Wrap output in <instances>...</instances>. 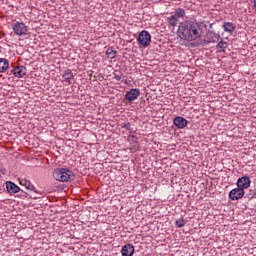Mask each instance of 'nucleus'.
<instances>
[{
    "label": "nucleus",
    "mask_w": 256,
    "mask_h": 256,
    "mask_svg": "<svg viewBox=\"0 0 256 256\" xmlns=\"http://www.w3.org/2000/svg\"><path fill=\"white\" fill-rule=\"evenodd\" d=\"M243 197H245V190H242L239 186L229 192V199H231V201H239V199H243Z\"/></svg>",
    "instance_id": "nucleus-5"
},
{
    "label": "nucleus",
    "mask_w": 256,
    "mask_h": 256,
    "mask_svg": "<svg viewBox=\"0 0 256 256\" xmlns=\"http://www.w3.org/2000/svg\"><path fill=\"white\" fill-rule=\"evenodd\" d=\"M254 7H255V9H256V1L254 2Z\"/></svg>",
    "instance_id": "nucleus-27"
},
{
    "label": "nucleus",
    "mask_w": 256,
    "mask_h": 256,
    "mask_svg": "<svg viewBox=\"0 0 256 256\" xmlns=\"http://www.w3.org/2000/svg\"><path fill=\"white\" fill-rule=\"evenodd\" d=\"M227 47H229V45L227 44V42L221 40L218 45H217V49H220L219 50V53L225 51V49H227Z\"/></svg>",
    "instance_id": "nucleus-19"
},
{
    "label": "nucleus",
    "mask_w": 256,
    "mask_h": 256,
    "mask_svg": "<svg viewBox=\"0 0 256 256\" xmlns=\"http://www.w3.org/2000/svg\"><path fill=\"white\" fill-rule=\"evenodd\" d=\"M139 95H141V92H139V89L133 88L126 92L125 99L126 101H129V103L137 100L139 98Z\"/></svg>",
    "instance_id": "nucleus-7"
},
{
    "label": "nucleus",
    "mask_w": 256,
    "mask_h": 256,
    "mask_svg": "<svg viewBox=\"0 0 256 256\" xmlns=\"http://www.w3.org/2000/svg\"><path fill=\"white\" fill-rule=\"evenodd\" d=\"M53 177L56 181L67 183L68 181H73V179H75V174L68 168H57L53 173Z\"/></svg>",
    "instance_id": "nucleus-2"
},
{
    "label": "nucleus",
    "mask_w": 256,
    "mask_h": 256,
    "mask_svg": "<svg viewBox=\"0 0 256 256\" xmlns=\"http://www.w3.org/2000/svg\"><path fill=\"white\" fill-rule=\"evenodd\" d=\"M106 55L108 59H115L117 57V50L110 47L106 50Z\"/></svg>",
    "instance_id": "nucleus-17"
},
{
    "label": "nucleus",
    "mask_w": 256,
    "mask_h": 256,
    "mask_svg": "<svg viewBox=\"0 0 256 256\" xmlns=\"http://www.w3.org/2000/svg\"><path fill=\"white\" fill-rule=\"evenodd\" d=\"M13 74L18 79H21L27 75V68L25 66H18L13 69Z\"/></svg>",
    "instance_id": "nucleus-9"
},
{
    "label": "nucleus",
    "mask_w": 256,
    "mask_h": 256,
    "mask_svg": "<svg viewBox=\"0 0 256 256\" xmlns=\"http://www.w3.org/2000/svg\"><path fill=\"white\" fill-rule=\"evenodd\" d=\"M186 223L187 221H185V219L180 218L175 221V227H177L178 229H181L182 227H185Z\"/></svg>",
    "instance_id": "nucleus-20"
},
{
    "label": "nucleus",
    "mask_w": 256,
    "mask_h": 256,
    "mask_svg": "<svg viewBox=\"0 0 256 256\" xmlns=\"http://www.w3.org/2000/svg\"><path fill=\"white\" fill-rule=\"evenodd\" d=\"M222 28L225 33H229V35H233V32L235 31V26L232 22H224Z\"/></svg>",
    "instance_id": "nucleus-13"
},
{
    "label": "nucleus",
    "mask_w": 256,
    "mask_h": 256,
    "mask_svg": "<svg viewBox=\"0 0 256 256\" xmlns=\"http://www.w3.org/2000/svg\"><path fill=\"white\" fill-rule=\"evenodd\" d=\"M135 253V246L133 244H126L122 247L121 254L122 256H133Z\"/></svg>",
    "instance_id": "nucleus-10"
},
{
    "label": "nucleus",
    "mask_w": 256,
    "mask_h": 256,
    "mask_svg": "<svg viewBox=\"0 0 256 256\" xmlns=\"http://www.w3.org/2000/svg\"><path fill=\"white\" fill-rule=\"evenodd\" d=\"M236 185L238 188L245 191V189H249V187H251V178H249V176H242L238 178Z\"/></svg>",
    "instance_id": "nucleus-6"
},
{
    "label": "nucleus",
    "mask_w": 256,
    "mask_h": 256,
    "mask_svg": "<svg viewBox=\"0 0 256 256\" xmlns=\"http://www.w3.org/2000/svg\"><path fill=\"white\" fill-rule=\"evenodd\" d=\"M5 185H6V191L10 195H15V193H19L21 191V188L12 181H7Z\"/></svg>",
    "instance_id": "nucleus-8"
},
{
    "label": "nucleus",
    "mask_w": 256,
    "mask_h": 256,
    "mask_svg": "<svg viewBox=\"0 0 256 256\" xmlns=\"http://www.w3.org/2000/svg\"><path fill=\"white\" fill-rule=\"evenodd\" d=\"M171 131H172L173 133H177V130H175V129H172Z\"/></svg>",
    "instance_id": "nucleus-25"
},
{
    "label": "nucleus",
    "mask_w": 256,
    "mask_h": 256,
    "mask_svg": "<svg viewBox=\"0 0 256 256\" xmlns=\"http://www.w3.org/2000/svg\"><path fill=\"white\" fill-rule=\"evenodd\" d=\"M210 43H215V40L210 41Z\"/></svg>",
    "instance_id": "nucleus-28"
},
{
    "label": "nucleus",
    "mask_w": 256,
    "mask_h": 256,
    "mask_svg": "<svg viewBox=\"0 0 256 256\" xmlns=\"http://www.w3.org/2000/svg\"><path fill=\"white\" fill-rule=\"evenodd\" d=\"M69 131V134L75 138L79 137V133H81L80 130H77V129H71V130H68Z\"/></svg>",
    "instance_id": "nucleus-21"
},
{
    "label": "nucleus",
    "mask_w": 256,
    "mask_h": 256,
    "mask_svg": "<svg viewBox=\"0 0 256 256\" xmlns=\"http://www.w3.org/2000/svg\"><path fill=\"white\" fill-rule=\"evenodd\" d=\"M175 127H178V129H184V127L187 125L188 121L187 119L181 117V116H177L174 118L173 121Z\"/></svg>",
    "instance_id": "nucleus-11"
},
{
    "label": "nucleus",
    "mask_w": 256,
    "mask_h": 256,
    "mask_svg": "<svg viewBox=\"0 0 256 256\" xmlns=\"http://www.w3.org/2000/svg\"><path fill=\"white\" fill-rule=\"evenodd\" d=\"M248 199H256V192L249 193Z\"/></svg>",
    "instance_id": "nucleus-23"
},
{
    "label": "nucleus",
    "mask_w": 256,
    "mask_h": 256,
    "mask_svg": "<svg viewBox=\"0 0 256 256\" xmlns=\"http://www.w3.org/2000/svg\"><path fill=\"white\" fill-rule=\"evenodd\" d=\"M137 41L142 47H149L151 45V34L143 30L139 33Z\"/></svg>",
    "instance_id": "nucleus-4"
},
{
    "label": "nucleus",
    "mask_w": 256,
    "mask_h": 256,
    "mask_svg": "<svg viewBox=\"0 0 256 256\" xmlns=\"http://www.w3.org/2000/svg\"><path fill=\"white\" fill-rule=\"evenodd\" d=\"M74 75H73V71H71V69H67L66 71H64V73L62 74V78L64 79V81L66 83H68V85H71V81H73L74 79Z\"/></svg>",
    "instance_id": "nucleus-12"
},
{
    "label": "nucleus",
    "mask_w": 256,
    "mask_h": 256,
    "mask_svg": "<svg viewBox=\"0 0 256 256\" xmlns=\"http://www.w3.org/2000/svg\"><path fill=\"white\" fill-rule=\"evenodd\" d=\"M9 69V60L0 58V73H5Z\"/></svg>",
    "instance_id": "nucleus-14"
},
{
    "label": "nucleus",
    "mask_w": 256,
    "mask_h": 256,
    "mask_svg": "<svg viewBox=\"0 0 256 256\" xmlns=\"http://www.w3.org/2000/svg\"><path fill=\"white\" fill-rule=\"evenodd\" d=\"M201 35H203L201 23L193 20L179 23L177 36L182 39V41H197V39H201Z\"/></svg>",
    "instance_id": "nucleus-1"
},
{
    "label": "nucleus",
    "mask_w": 256,
    "mask_h": 256,
    "mask_svg": "<svg viewBox=\"0 0 256 256\" xmlns=\"http://www.w3.org/2000/svg\"><path fill=\"white\" fill-rule=\"evenodd\" d=\"M215 38H216V39H219V35H215Z\"/></svg>",
    "instance_id": "nucleus-26"
},
{
    "label": "nucleus",
    "mask_w": 256,
    "mask_h": 256,
    "mask_svg": "<svg viewBox=\"0 0 256 256\" xmlns=\"http://www.w3.org/2000/svg\"><path fill=\"white\" fill-rule=\"evenodd\" d=\"M167 22L170 27H177V25H179V18H177V16L172 15L167 18Z\"/></svg>",
    "instance_id": "nucleus-15"
},
{
    "label": "nucleus",
    "mask_w": 256,
    "mask_h": 256,
    "mask_svg": "<svg viewBox=\"0 0 256 256\" xmlns=\"http://www.w3.org/2000/svg\"><path fill=\"white\" fill-rule=\"evenodd\" d=\"M185 16V9L183 8H177L174 12V17L177 19H181Z\"/></svg>",
    "instance_id": "nucleus-18"
},
{
    "label": "nucleus",
    "mask_w": 256,
    "mask_h": 256,
    "mask_svg": "<svg viewBox=\"0 0 256 256\" xmlns=\"http://www.w3.org/2000/svg\"><path fill=\"white\" fill-rule=\"evenodd\" d=\"M129 141H131L132 143H137V138L134 135H130L128 137Z\"/></svg>",
    "instance_id": "nucleus-22"
},
{
    "label": "nucleus",
    "mask_w": 256,
    "mask_h": 256,
    "mask_svg": "<svg viewBox=\"0 0 256 256\" xmlns=\"http://www.w3.org/2000/svg\"><path fill=\"white\" fill-rule=\"evenodd\" d=\"M20 185H22L26 189H29L30 191H33V189H35V186L31 183V181H29L27 179H21Z\"/></svg>",
    "instance_id": "nucleus-16"
},
{
    "label": "nucleus",
    "mask_w": 256,
    "mask_h": 256,
    "mask_svg": "<svg viewBox=\"0 0 256 256\" xmlns=\"http://www.w3.org/2000/svg\"><path fill=\"white\" fill-rule=\"evenodd\" d=\"M12 29L17 37H25L29 33V26L23 22H15L12 24Z\"/></svg>",
    "instance_id": "nucleus-3"
},
{
    "label": "nucleus",
    "mask_w": 256,
    "mask_h": 256,
    "mask_svg": "<svg viewBox=\"0 0 256 256\" xmlns=\"http://www.w3.org/2000/svg\"><path fill=\"white\" fill-rule=\"evenodd\" d=\"M114 79L116 81H121V75L117 74V73H114Z\"/></svg>",
    "instance_id": "nucleus-24"
}]
</instances>
